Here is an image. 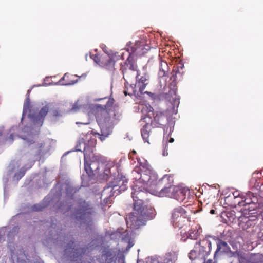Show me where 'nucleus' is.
I'll return each instance as SVG.
<instances>
[{"label":"nucleus","mask_w":263,"mask_h":263,"mask_svg":"<svg viewBox=\"0 0 263 263\" xmlns=\"http://www.w3.org/2000/svg\"><path fill=\"white\" fill-rule=\"evenodd\" d=\"M51 108L52 120L56 122L63 116V112L59 109L58 104L44 102L29 103L27 98L24 104L21 125L13 126L9 130V136L7 139L10 143L12 142L16 137L24 140L25 143L31 147V154L33 155L28 166L25 168L21 166L20 161H12L4 176L5 182L9 180L17 181L25 174L27 168H29L35 160H39L51 149L52 141L45 142L36 141V135L39 128L42 125L43 120Z\"/></svg>","instance_id":"f257e3e1"},{"label":"nucleus","mask_w":263,"mask_h":263,"mask_svg":"<svg viewBox=\"0 0 263 263\" xmlns=\"http://www.w3.org/2000/svg\"><path fill=\"white\" fill-rule=\"evenodd\" d=\"M135 194V192L132 193L134 201L133 211L126 218L127 225L133 229H137L141 226L145 225L147 220L153 219L156 215L154 208H144L143 206V201L139 199L138 197Z\"/></svg>","instance_id":"f03ea898"},{"label":"nucleus","mask_w":263,"mask_h":263,"mask_svg":"<svg viewBox=\"0 0 263 263\" xmlns=\"http://www.w3.org/2000/svg\"><path fill=\"white\" fill-rule=\"evenodd\" d=\"M109 101L103 107L101 105H97V112L96 113L97 122L101 129V134L98 133L99 138L103 141L112 131L114 125L118 122L119 119L116 118V114L112 109H107ZM119 116H118L119 117Z\"/></svg>","instance_id":"7ed1b4c3"},{"label":"nucleus","mask_w":263,"mask_h":263,"mask_svg":"<svg viewBox=\"0 0 263 263\" xmlns=\"http://www.w3.org/2000/svg\"><path fill=\"white\" fill-rule=\"evenodd\" d=\"M225 201L232 208H235L237 205L244 206L241 210L242 214L245 215L249 213L251 209H252L251 210L254 211L255 208H259V206L257 196L250 191L242 195H240L238 191L234 192L226 197Z\"/></svg>","instance_id":"20e7f679"},{"label":"nucleus","mask_w":263,"mask_h":263,"mask_svg":"<svg viewBox=\"0 0 263 263\" xmlns=\"http://www.w3.org/2000/svg\"><path fill=\"white\" fill-rule=\"evenodd\" d=\"M141 111L145 117L147 123L151 122V126L154 128L162 127L167 123L166 115L162 111H153V108L151 105H142L140 107Z\"/></svg>","instance_id":"39448f33"},{"label":"nucleus","mask_w":263,"mask_h":263,"mask_svg":"<svg viewBox=\"0 0 263 263\" xmlns=\"http://www.w3.org/2000/svg\"><path fill=\"white\" fill-rule=\"evenodd\" d=\"M103 168V158L100 155H89L86 153L84 156V169L88 176L99 175L101 173V168Z\"/></svg>","instance_id":"423d86ee"},{"label":"nucleus","mask_w":263,"mask_h":263,"mask_svg":"<svg viewBox=\"0 0 263 263\" xmlns=\"http://www.w3.org/2000/svg\"><path fill=\"white\" fill-rule=\"evenodd\" d=\"M96 212L93 208L89 203L81 199L78 202V208L76 212V217L78 220L82 222L90 223L92 222V215Z\"/></svg>","instance_id":"0eeeda50"},{"label":"nucleus","mask_w":263,"mask_h":263,"mask_svg":"<svg viewBox=\"0 0 263 263\" xmlns=\"http://www.w3.org/2000/svg\"><path fill=\"white\" fill-rule=\"evenodd\" d=\"M185 206H178L171 212V221L173 226L179 229L183 227L185 219L190 218L189 212Z\"/></svg>","instance_id":"6e6552de"},{"label":"nucleus","mask_w":263,"mask_h":263,"mask_svg":"<svg viewBox=\"0 0 263 263\" xmlns=\"http://www.w3.org/2000/svg\"><path fill=\"white\" fill-rule=\"evenodd\" d=\"M120 70L122 71L123 78L125 82H132L136 78L137 66L134 61L128 57L127 59L120 64Z\"/></svg>","instance_id":"1a4fd4ad"},{"label":"nucleus","mask_w":263,"mask_h":263,"mask_svg":"<svg viewBox=\"0 0 263 263\" xmlns=\"http://www.w3.org/2000/svg\"><path fill=\"white\" fill-rule=\"evenodd\" d=\"M88 249V247H81L77 245L74 241L70 240L67 243V259L71 261H77L80 260L83 255H84Z\"/></svg>","instance_id":"9d476101"},{"label":"nucleus","mask_w":263,"mask_h":263,"mask_svg":"<svg viewBox=\"0 0 263 263\" xmlns=\"http://www.w3.org/2000/svg\"><path fill=\"white\" fill-rule=\"evenodd\" d=\"M136 79L139 88V91L141 93H146L152 97L155 96L154 93L151 92L144 91L150 81V76L146 67H143L141 70L137 71Z\"/></svg>","instance_id":"9b49d317"},{"label":"nucleus","mask_w":263,"mask_h":263,"mask_svg":"<svg viewBox=\"0 0 263 263\" xmlns=\"http://www.w3.org/2000/svg\"><path fill=\"white\" fill-rule=\"evenodd\" d=\"M173 179L170 175H165L162 178L156 180L155 183L151 184V189L154 194L164 191L173 185Z\"/></svg>","instance_id":"f8f14e48"},{"label":"nucleus","mask_w":263,"mask_h":263,"mask_svg":"<svg viewBox=\"0 0 263 263\" xmlns=\"http://www.w3.org/2000/svg\"><path fill=\"white\" fill-rule=\"evenodd\" d=\"M111 184L110 187L112 189L110 191L113 192L112 195L114 196L116 191H118L117 195L126 190L127 179L125 176L122 175L121 177H119V175H118L116 178L114 179Z\"/></svg>","instance_id":"ddd939ff"},{"label":"nucleus","mask_w":263,"mask_h":263,"mask_svg":"<svg viewBox=\"0 0 263 263\" xmlns=\"http://www.w3.org/2000/svg\"><path fill=\"white\" fill-rule=\"evenodd\" d=\"M97 141L95 138H90L88 140L87 143H86L85 142L82 141L79 143L76 147V150L77 151L83 152L84 156L86 154V153L89 155L95 154L93 150L96 145Z\"/></svg>","instance_id":"4468645a"},{"label":"nucleus","mask_w":263,"mask_h":263,"mask_svg":"<svg viewBox=\"0 0 263 263\" xmlns=\"http://www.w3.org/2000/svg\"><path fill=\"white\" fill-rule=\"evenodd\" d=\"M140 177L136 176L140 182L146 183L151 188V184L155 183L156 176L152 170H147L137 173Z\"/></svg>","instance_id":"2eb2a0df"},{"label":"nucleus","mask_w":263,"mask_h":263,"mask_svg":"<svg viewBox=\"0 0 263 263\" xmlns=\"http://www.w3.org/2000/svg\"><path fill=\"white\" fill-rule=\"evenodd\" d=\"M198 245L199 257L205 260L206 257L208 256L211 250V242L207 238H204L201 240Z\"/></svg>","instance_id":"dca6fc26"},{"label":"nucleus","mask_w":263,"mask_h":263,"mask_svg":"<svg viewBox=\"0 0 263 263\" xmlns=\"http://www.w3.org/2000/svg\"><path fill=\"white\" fill-rule=\"evenodd\" d=\"M258 209L255 208L256 212H253L254 211L251 210L248 214H242L244 217L248 218V220L246 221V225L247 226V228L249 227H254L255 225L257 223L258 221V219L257 216L258 215ZM252 209H251L252 210Z\"/></svg>","instance_id":"f3484780"},{"label":"nucleus","mask_w":263,"mask_h":263,"mask_svg":"<svg viewBox=\"0 0 263 263\" xmlns=\"http://www.w3.org/2000/svg\"><path fill=\"white\" fill-rule=\"evenodd\" d=\"M51 232H52L51 230L48 232V233H50ZM49 234L50 235V237L43 239V245L48 247H50L52 243L59 245L61 244L59 241H62V239H65L64 237H62L60 235L56 234L52 236V234Z\"/></svg>","instance_id":"a211bd4d"},{"label":"nucleus","mask_w":263,"mask_h":263,"mask_svg":"<svg viewBox=\"0 0 263 263\" xmlns=\"http://www.w3.org/2000/svg\"><path fill=\"white\" fill-rule=\"evenodd\" d=\"M146 118L145 117H141L139 122L141 125L142 126V128L141 129V135L143 137V140L145 142H147L148 143V137L149 136V128H148V123H147V121L146 120Z\"/></svg>","instance_id":"6ab92c4d"},{"label":"nucleus","mask_w":263,"mask_h":263,"mask_svg":"<svg viewBox=\"0 0 263 263\" xmlns=\"http://www.w3.org/2000/svg\"><path fill=\"white\" fill-rule=\"evenodd\" d=\"M172 198H174L180 202L184 201L186 198L187 191L179 186L175 188Z\"/></svg>","instance_id":"aec40b11"},{"label":"nucleus","mask_w":263,"mask_h":263,"mask_svg":"<svg viewBox=\"0 0 263 263\" xmlns=\"http://www.w3.org/2000/svg\"><path fill=\"white\" fill-rule=\"evenodd\" d=\"M144 48V45L140 41H136L133 46H128L127 50L129 52L130 59L132 54H140Z\"/></svg>","instance_id":"412c9836"},{"label":"nucleus","mask_w":263,"mask_h":263,"mask_svg":"<svg viewBox=\"0 0 263 263\" xmlns=\"http://www.w3.org/2000/svg\"><path fill=\"white\" fill-rule=\"evenodd\" d=\"M136 160L138 165H137V167L134 170L135 173H139L140 172L151 170L149 165L145 159L143 158H136Z\"/></svg>","instance_id":"4be33fe9"},{"label":"nucleus","mask_w":263,"mask_h":263,"mask_svg":"<svg viewBox=\"0 0 263 263\" xmlns=\"http://www.w3.org/2000/svg\"><path fill=\"white\" fill-rule=\"evenodd\" d=\"M217 249L214 253V258L218 255L219 253L227 252L228 246L227 242L221 240L220 239H217Z\"/></svg>","instance_id":"5701e85b"},{"label":"nucleus","mask_w":263,"mask_h":263,"mask_svg":"<svg viewBox=\"0 0 263 263\" xmlns=\"http://www.w3.org/2000/svg\"><path fill=\"white\" fill-rule=\"evenodd\" d=\"M130 82L127 81L125 82V89L124 93L125 96L135 95L137 92L136 85L130 83Z\"/></svg>","instance_id":"b1692460"},{"label":"nucleus","mask_w":263,"mask_h":263,"mask_svg":"<svg viewBox=\"0 0 263 263\" xmlns=\"http://www.w3.org/2000/svg\"><path fill=\"white\" fill-rule=\"evenodd\" d=\"M51 197V194H49L48 196H47L44 198L43 203L42 204H37L34 205L32 207V210L34 211H39L42 210L43 209L47 206L49 204V203L51 201V200H52Z\"/></svg>","instance_id":"393cba45"},{"label":"nucleus","mask_w":263,"mask_h":263,"mask_svg":"<svg viewBox=\"0 0 263 263\" xmlns=\"http://www.w3.org/2000/svg\"><path fill=\"white\" fill-rule=\"evenodd\" d=\"M102 66L104 67L106 70L110 71H113L115 70V61L110 57H107L104 61H102Z\"/></svg>","instance_id":"a878e982"},{"label":"nucleus","mask_w":263,"mask_h":263,"mask_svg":"<svg viewBox=\"0 0 263 263\" xmlns=\"http://www.w3.org/2000/svg\"><path fill=\"white\" fill-rule=\"evenodd\" d=\"M260 178L257 179L256 178L253 177L250 180V185L251 186V187L257 189L258 187H259L260 190V194L261 196H263V185L260 186Z\"/></svg>","instance_id":"bb28decb"},{"label":"nucleus","mask_w":263,"mask_h":263,"mask_svg":"<svg viewBox=\"0 0 263 263\" xmlns=\"http://www.w3.org/2000/svg\"><path fill=\"white\" fill-rule=\"evenodd\" d=\"M168 69L167 63L165 61H160L159 62V71L158 75L159 77H163L166 75Z\"/></svg>","instance_id":"cd10ccee"},{"label":"nucleus","mask_w":263,"mask_h":263,"mask_svg":"<svg viewBox=\"0 0 263 263\" xmlns=\"http://www.w3.org/2000/svg\"><path fill=\"white\" fill-rule=\"evenodd\" d=\"M177 260V255L174 253H167L165 254L163 263H175Z\"/></svg>","instance_id":"c85d7f7f"},{"label":"nucleus","mask_w":263,"mask_h":263,"mask_svg":"<svg viewBox=\"0 0 263 263\" xmlns=\"http://www.w3.org/2000/svg\"><path fill=\"white\" fill-rule=\"evenodd\" d=\"M177 186L173 185L170 187V189L168 188L167 190H165L163 192L160 191V192L158 193L157 195L159 196H166L172 198L174 191V190H175V188Z\"/></svg>","instance_id":"c756f323"},{"label":"nucleus","mask_w":263,"mask_h":263,"mask_svg":"<svg viewBox=\"0 0 263 263\" xmlns=\"http://www.w3.org/2000/svg\"><path fill=\"white\" fill-rule=\"evenodd\" d=\"M21 256H17L14 253L12 254L11 257L13 263H26V261L23 259L24 255H21Z\"/></svg>","instance_id":"7c9ffc66"},{"label":"nucleus","mask_w":263,"mask_h":263,"mask_svg":"<svg viewBox=\"0 0 263 263\" xmlns=\"http://www.w3.org/2000/svg\"><path fill=\"white\" fill-rule=\"evenodd\" d=\"M101 169V173L99 175L102 176L104 179L106 178L110 174V171L109 168L108 167H106V166L104 165V168Z\"/></svg>","instance_id":"2f4dec72"},{"label":"nucleus","mask_w":263,"mask_h":263,"mask_svg":"<svg viewBox=\"0 0 263 263\" xmlns=\"http://www.w3.org/2000/svg\"><path fill=\"white\" fill-rule=\"evenodd\" d=\"M67 202L68 200V196H69L70 194H72V195H74L77 191H79V189L76 188L71 187V186L69 184H67Z\"/></svg>","instance_id":"473e14b6"},{"label":"nucleus","mask_w":263,"mask_h":263,"mask_svg":"<svg viewBox=\"0 0 263 263\" xmlns=\"http://www.w3.org/2000/svg\"><path fill=\"white\" fill-rule=\"evenodd\" d=\"M82 107V105L80 104L79 101H77L72 105V107L69 111L75 112L79 111Z\"/></svg>","instance_id":"72a5a7b5"},{"label":"nucleus","mask_w":263,"mask_h":263,"mask_svg":"<svg viewBox=\"0 0 263 263\" xmlns=\"http://www.w3.org/2000/svg\"><path fill=\"white\" fill-rule=\"evenodd\" d=\"M104 255L105 256L106 260L108 263H111L112 261V254L110 251H106Z\"/></svg>","instance_id":"f704fd0d"},{"label":"nucleus","mask_w":263,"mask_h":263,"mask_svg":"<svg viewBox=\"0 0 263 263\" xmlns=\"http://www.w3.org/2000/svg\"><path fill=\"white\" fill-rule=\"evenodd\" d=\"M90 57L91 59L93 60V61L98 64L100 65L102 64V62L100 60V58L99 57L98 54H90Z\"/></svg>","instance_id":"c9c22d12"},{"label":"nucleus","mask_w":263,"mask_h":263,"mask_svg":"<svg viewBox=\"0 0 263 263\" xmlns=\"http://www.w3.org/2000/svg\"><path fill=\"white\" fill-rule=\"evenodd\" d=\"M129 158L134 161V163H136V158H138L137 156L136 152L135 150H133L128 155Z\"/></svg>","instance_id":"e433bc0d"},{"label":"nucleus","mask_w":263,"mask_h":263,"mask_svg":"<svg viewBox=\"0 0 263 263\" xmlns=\"http://www.w3.org/2000/svg\"><path fill=\"white\" fill-rule=\"evenodd\" d=\"M252 263H263V255H258Z\"/></svg>","instance_id":"4c0bfd02"},{"label":"nucleus","mask_w":263,"mask_h":263,"mask_svg":"<svg viewBox=\"0 0 263 263\" xmlns=\"http://www.w3.org/2000/svg\"><path fill=\"white\" fill-rule=\"evenodd\" d=\"M14 234V232L13 231H10L8 235V241L9 243L13 242Z\"/></svg>","instance_id":"58836bf2"},{"label":"nucleus","mask_w":263,"mask_h":263,"mask_svg":"<svg viewBox=\"0 0 263 263\" xmlns=\"http://www.w3.org/2000/svg\"><path fill=\"white\" fill-rule=\"evenodd\" d=\"M76 78H77L76 80H70L69 79H68V80H67L66 85H73V84H75L76 83H77L78 81L79 78H78L77 77H76Z\"/></svg>","instance_id":"ea45409f"},{"label":"nucleus","mask_w":263,"mask_h":263,"mask_svg":"<svg viewBox=\"0 0 263 263\" xmlns=\"http://www.w3.org/2000/svg\"><path fill=\"white\" fill-rule=\"evenodd\" d=\"M66 76V73L64 74V75L63 76V77L61 79V80L60 81H59L57 83H55L54 84L55 85H65L66 84H64V83H62V81H63L64 80V78H65V76Z\"/></svg>","instance_id":"a19ab883"},{"label":"nucleus","mask_w":263,"mask_h":263,"mask_svg":"<svg viewBox=\"0 0 263 263\" xmlns=\"http://www.w3.org/2000/svg\"><path fill=\"white\" fill-rule=\"evenodd\" d=\"M196 252L195 251H192L190 253H189V257L190 259H193L194 258L192 257V255H194V254H195Z\"/></svg>","instance_id":"79ce46f5"},{"label":"nucleus","mask_w":263,"mask_h":263,"mask_svg":"<svg viewBox=\"0 0 263 263\" xmlns=\"http://www.w3.org/2000/svg\"><path fill=\"white\" fill-rule=\"evenodd\" d=\"M1 232L2 231H0V242L3 241L5 239L3 234H2Z\"/></svg>","instance_id":"37998d69"},{"label":"nucleus","mask_w":263,"mask_h":263,"mask_svg":"<svg viewBox=\"0 0 263 263\" xmlns=\"http://www.w3.org/2000/svg\"><path fill=\"white\" fill-rule=\"evenodd\" d=\"M204 263H215L212 259H209L206 262H204Z\"/></svg>","instance_id":"c03bdc74"},{"label":"nucleus","mask_w":263,"mask_h":263,"mask_svg":"<svg viewBox=\"0 0 263 263\" xmlns=\"http://www.w3.org/2000/svg\"><path fill=\"white\" fill-rule=\"evenodd\" d=\"M3 130H4V127L0 126V135L2 134V133L3 132Z\"/></svg>","instance_id":"a18cd8bd"},{"label":"nucleus","mask_w":263,"mask_h":263,"mask_svg":"<svg viewBox=\"0 0 263 263\" xmlns=\"http://www.w3.org/2000/svg\"><path fill=\"white\" fill-rule=\"evenodd\" d=\"M215 211L214 210H213V209H212V210H210V213L211 214H215Z\"/></svg>","instance_id":"49530a36"},{"label":"nucleus","mask_w":263,"mask_h":263,"mask_svg":"<svg viewBox=\"0 0 263 263\" xmlns=\"http://www.w3.org/2000/svg\"><path fill=\"white\" fill-rule=\"evenodd\" d=\"M174 139H173V138H171L169 140V142H171V143H172V142H174Z\"/></svg>","instance_id":"de8ad7c7"},{"label":"nucleus","mask_w":263,"mask_h":263,"mask_svg":"<svg viewBox=\"0 0 263 263\" xmlns=\"http://www.w3.org/2000/svg\"><path fill=\"white\" fill-rule=\"evenodd\" d=\"M30 90H28V92H27V94L28 96H29V93H30Z\"/></svg>","instance_id":"09e8293b"},{"label":"nucleus","mask_w":263,"mask_h":263,"mask_svg":"<svg viewBox=\"0 0 263 263\" xmlns=\"http://www.w3.org/2000/svg\"><path fill=\"white\" fill-rule=\"evenodd\" d=\"M73 195H71H71H70V194L69 197H72V199H73V197H73Z\"/></svg>","instance_id":"8fccbe9b"},{"label":"nucleus","mask_w":263,"mask_h":263,"mask_svg":"<svg viewBox=\"0 0 263 263\" xmlns=\"http://www.w3.org/2000/svg\"><path fill=\"white\" fill-rule=\"evenodd\" d=\"M141 193V192H139L138 193H137V195H139V194H140Z\"/></svg>","instance_id":"3c124183"},{"label":"nucleus","mask_w":263,"mask_h":263,"mask_svg":"<svg viewBox=\"0 0 263 263\" xmlns=\"http://www.w3.org/2000/svg\"><path fill=\"white\" fill-rule=\"evenodd\" d=\"M66 155V154H64L63 155V158L65 156V155Z\"/></svg>","instance_id":"603ef678"}]
</instances>
